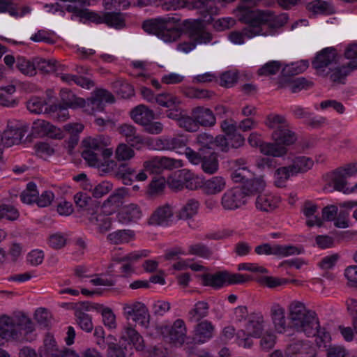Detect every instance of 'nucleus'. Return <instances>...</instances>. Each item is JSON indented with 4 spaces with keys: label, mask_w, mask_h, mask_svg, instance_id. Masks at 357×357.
<instances>
[{
    "label": "nucleus",
    "mask_w": 357,
    "mask_h": 357,
    "mask_svg": "<svg viewBox=\"0 0 357 357\" xmlns=\"http://www.w3.org/2000/svg\"><path fill=\"white\" fill-rule=\"evenodd\" d=\"M85 0H59V2L45 5L49 8V11L56 13L65 10L73 13L81 19H86L96 24H105L108 26L121 29L126 26V15L120 12H106L101 15L84 9L81 6Z\"/></svg>",
    "instance_id": "obj_1"
},
{
    "label": "nucleus",
    "mask_w": 357,
    "mask_h": 357,
    "mask_svg": "<svg viewBox=\"0 0 357 357\" xmlns=\"http://www.w3.org/2000/svg\"><path fill=\"white\" fill-rule=\"evenodd\" d=\"M288 310L289 319L296 331L304 333L307 337H321L322 335L326 337L320 328L316 313L307 309L304 303L294 301L289 304Z\"/></svg>",
    "instance_id": "obj_2"
},
{
    "label": "nucleus",
    "mask_w": 357,
    "mask_h": 357,
    "mask_svg": "<svg viewBox=\"0 0 357 357\" xmlns=\"http://www.w3.org/2000/svg\"><path fill=\"white\" fill-rule=\"evenodd\" d=\"M34 330V324L24 314L15 317L3 315L0 317V344L3 340H28L26 335Z\"/></svg>",
    "instance_id": "obj_3"
},
{
    "label": "nucleus",
    "mask_w": 357,
    "mask_h": 357,
    "mask_svg": "<svg viewBox=\"0 0 357 357\" xmlns=\"http://www.w3.org/2000/svg\"><path fill=\"white\" fill-rule=\"evenodd\" d=\"M180 21L177 16L167 15L165 17L145 20L142 28L148 33L157 36L165 43L177 40L181 36L182 31L176 26Z\"/></svg>",
    "instance_id": "obj_4"
},
{
    "label": "nucleus",
    "mask_w": 357,
    "mask_h": 357,
    "mask_svg": "<svg viewBox=\"0 0 357 357\" xmlns=\"http://www.w3.org/2000/svg\"><path fill=\"white\" fill-rule=\"evenodd\" d=\"M250 20H253L255 25L252 29L250 30L252 33L249 36H268L272 33V30L268 31L267 27L273 29L285 24L288 21V16L285 13L275 15L271 10H252L251 13H247ZM249 34V33H248Z\"/></svg>",
    "instance_id": "obj_5"
},
{
    "label": "nucleus",
    "mask_w": 357,
    "mask_h": 357,
    "mask_svg": "<svg viewBox=\"0 0 357 357\" xmlns=\"http://www.w3.org/2000/svg\"><path fill=\"white\" fill-rule=\"evenodd\" d=\"M265 326L266 321L261 314H252L245 325V330H240L236 334L238 345L250 348L253 344L251 337H260Z\"/></svg>",
    "instance_id": "obj_6"
},
{
    "label": "nucleus",
    "mask_w": 357,
    "mask_h": 357,
    "mask_svg": "<svg viewBox=\"0 0 357 357\" xmlns=\"http://www.w3.org/2000/svg\"><path fill=\"white\" fill-rule=\"evenodd\" d=\"M161 7L165 11L192 7L199 10L204 15V18H206L208 15L209 18L206 20L207 21L211 20L212 15L218 13V8L213 0H195L192 4L186 0H169L162 3Z\"/></svg>",
    "instance_id": "obj_7"
},
{
    "label": "nucleus",
    "mask_w": 357,
    "mask_h": 357,
    "mask_svg": "<svg viewBox=\"0 0 357 357\" xmlns=\"http://www.w3.org/2000/svg\"><path fill=\"white\" fill-rule=\"evenodd\" d=\"M122 313L124 318L147 328L149 324L150 314L146 305L137 300H130L123 303Z\"/></svg>",
    "instance_id": "obj_8"
},
{
    "label": "nucleus",
    "mask_w": 357,
    "mask_h": 357,
    "mask_svg": "<svg viewBox=\"0 0 357 357\" xmlns=\"http://www.w3.org/2000/svg\"><path fill=\"white\" fill-rule=\"evenodd\" d=\"M236 16L238 17V20L243 23H245L247 24V26L245 27L242 32L239 31H233L229 35V39L231 40V43L236 45H241L244 43V38L246 37L248 38H252L254 36H249V33H252L251 31H248L254 26H252V25H255V23L253 20H250V17H248V15L246 13H251V9L248 8L244 6H238L236 10L234 11Z\"/></svg>",
    "instance_id": "obj_9"
},
{
    "label": "nucleus",
    "mask_w": 357,
    "mask_h": 357,
    "mask_svg": "<svg viewBox=\"0 0 357 357\" xmlns=\"http://www.w3.org/2000/svg\"><path fill=\"white\" fill-rule=\"evenodd\" d=\"M257 255H275L279 257H287L298 255L302 252V248L292 245H278L264 243L255 248Z\"/></svg>",
    "instance_id": "obj_10"
},
{
    "label": "nucleus",
    "mask_w": 357,
    "mask_h": 357,
    "mask_svg": "<svg viewBox=\"0 0 357 357\" xmlns=\"http://www.w3.org/2000/svg\"><path fill=\"white\" fill-rule=\"evenodd\" d=\"M247 202L246 195L241 188L236 187L227 190L221 197V206L225 210L234 211L241 208Z\"/></svg>",
    "instance_id": "obj_11"
},
{
    "label": "nucleus",
    "mask_w": 357,
    "mask_h": 357,
    "mask_svg": "<svg viewBox=\"0 0 357 357\" xmlns=\"http://www.w3.org/2000/svg\"><path fill=\"white\" fill-rule=\"evenodd\" d=\"M26 132V127L22 122L18 121H9L7 128L2 135L4 139V145L11 146L19 144Z\"/></svg>",
    "instance_id": "obj_12"
},
{
    "label": "nucleus",
    "mask_w": 357,
    "mask_h": 357,
    "mask_svg": "<svg viewBox=\"0 0 357 357\" xmlns=\"http://www.w3.org/2000/svg\"><path fill=\"white\" fill-rule=\"evenodd\" d=\"M337 53L334 48L327 47L318 54L312 62L313 67L319 75H324L325 72L336 63Z\"/></svg>",
    "instance_id": "obj_13"
},
{
    "label": "nucleus",
    "mask_w": 357,
    "mask_h": 357,
    "mask_svg": "<svg viewBox=\"0 0 357 357\" xmlns=\"http://www.w3.org/2000/svg\"><path fill=\"white\" fill-rule=\"evenodd\" d=\"M128 194V190L121 187L116 189L105 199L101 206V212L106 216L110 215L116 212L117 208L122 204L123 199Z\"/></svg>",
    "instance_id": "obj_14"
},
{
    "label": "nucleus",
    "mask_w": 357,
    "mask_h": 357,
    "mask_svg": "<svg viewBox=\"0 0 357 357\" xmlns=\"http://www.w3.org/2000/svg\"><path fill=\"white\" fill-rule=\"evenodd\" d=\"M314 349L309 342L298 341L287 346L284 354L281 350H275L272 353L271 357H290L294 355H310L314 356Z\"/></svg>",
    "instance_id": "obj_15"
},
{
    "label": "nucleus",
    "mask_w": 357,
    "mask_h": 357,
    "mask_svg": "<svg viewBox=\"0 0 357 357\" xmlns=\"http://www.w3.org/2000/svg\"><path fill=\"white\" fill-rule=\"evenodd\" d=\"M269 316L277 333H284L287 328L286 312L284 307L278 303L270 307Z\"/></svg>",
    "instance_id": "obj_16"
},
{
    "label": "nucleus",
    "mask_w": 357,
    "mask_h": 357,
    "mask_svg": "<svg viewBox=\"0 0 357 357\" xmlns=\"http://www.w3.org/2000/svg\"><path fill=\"white\" fill-rule=\"evenodd\" d=\"M153 148L158 151H174L186 145V139L182 136L162 137L153 141Z\"/></svg>",
    "instance_id": "obj_17"
},
{
    "label": "nucleus",
    "mask_w": 357,
    "mask_h": 357,
    "mask_svg": "<svg viewBox=\"0 0 357 357\" xmlns=\"http://www.w3.org/2000/svg\"><path fill=\"white\" fill-rule=\"evenodd\" d=\"M142 217V211L135 203H130L123 206L117 215L118 220L123 224L135 222Z\"/></svg>",
    "instance_id": "obj_18"
},
{
    "label": "nucleus",
    "mask_w": 357,
    "mask_h": 357,
    "mask_svg": "<svg viewBox=\"0 0 357 357\" xmlns=\"http://www.w3.org/2000/svg\"><path fill=\"white\" fill-rule=\"evenodd\" d=\"M174 210L172 206L165 204L158 206L149 218V223L155 225L166 226L172 220Z\"/></svg>",
    "instance_id": "obj_19"
},
{
    "label": "nucleus",
    "mask_w": 357,
    "mask_h": 357,
    "mask_svg": "<svg viewBox=\"0 0 357 357\" xmlns=\"http://www.w3.org/2000/svg\"><path fill=\"white\" fill-rule=\"evenodd\" d=\"M120 337L123 340L129 341V346L131 347V344H132L138 351H142L144 348L142 336L130 323L123 326Z\"/></svg>",
    "instance_id": "obj_20"
},
{
    "label": "nucleus",
    "mask_w": 357,
    "mask_h": 357,
    "mask_svg": "<svg viewBox=\"0 0 357 357\" xmlns=\"http://www.w3.org/2000/svg\"><path fill=\"white\" fill-rule=\"evenodd\" d=\"M271 138L274 142L284 147L295 144L297 140L296 134L290 129L288 123L274 130L271 134Z\"/></svg>",
    "instance_id": "obj_21"
},
{
    "label": "nucleus",
    "mask_w": 357,
    "mask_h": 357,
    "mask_svg": "<svg viewBox=\"0 0 357 357\" xmlns=\"http://www.w3.org/2000/svg\"><path fill=\"white\" fill-rule=\"evenodd\" d=\"M179 178L183 180L172 179L169 182V187L172 189L178 190L183 188L185 185L186 188L190 190L197 189L198 187L197 181L198 178L195 176L191 172L183 169L179 173Z\"/></svg>",
    "instance_id": "obj_22"
},
{
    "label": "nucleus",
    "mask_w": 357,
    "mask_h": 357,
    "mask_svg": "<svg viewBox=\"0 0 357 357\" xmlns=\"http://www.w3.org/2000/svg\"><path fill=\"white\" fill-rule=\"evenodd\" d=\"M44 345L46 350L45 355L50 357H79L75 352L67 348L59 349L55 340L52 336H47L44 340Z\"/></svg>",
    "instance_id": "obj_23"
},
{
    "label": "nucleus",
    "mask_w": 357,
    "mask_h": 357,
    "mask_svg": "<svg viewBox=\"0 0 357 357\" xmlns=\"http://www.w3.org/2000/svg\"><path fill=\"white\" fill-rule=\"evenodd\" d=\"M188 33L190 40L196 45L208 44L213 40V35L197 23L190 26Z\"/></svg>",
    "instance_id": "obj_24"
},
{
    "label": "nucleus",
    "mask_w": 357,
    "mask_h": 357,
    "mask_svg": "<svg viewBox=\"0 0 357 357\" xmlns=\"http://www.w3.org/2000/svg\"><path fill=\"white\" fill-rule=\"evenodd\" d=\"M119 132L126 137V139L131 146L139 149L144 144L143 137L137 132L135 128L130 124L124 123L117 128Z\"/></svg>",
    "instance_id": "obj_25"
},
{
    "label": "nucleus",
    "mask_w": 357,
    "mask_h": 357,
    "mask_svg": "<svg viewBox=\"0 0 357 357\" xmlns=\"http://www.w3.org/2000/svg\"><path fill=\"white\" fill-rule=\"evenodd\" d=\"M226 179L221 176H215L203 181L201 186L203 192L215 195L222 192L226 188Z\"/></svg>",
    "instance_id": "obj_26"
},
{
    "label": "nucleus",
    "mask_w": 357,
    "mask_h": 357,
    "mask_svg": "<svg viewBox=\"0 0 357 357\" xmlns=\"http://www.w3.org/2000/svg\"><path fill=\"white\" fill-rule=\"evenodd\" d=\"M215 326L208 321L204 320L197 324L195 328L194 340L199 344L208 342L213 336Z\"/></svg>",
    "instance_id": "obj_27"
},
{
    "label": "nucleus",
    "mask_w": 357,
    "mask_h": 357,
    "mask_svg": "<svg viewBox=\"0 0 357 357\" xmlns=\"http://www.w3.org/2000/svg\"><path fill=\"white\" fill-rule=\"evenodd\" d=\"M192 115L198 126L212 127L216 123L215 116L209 108L197 107L192 110Z\"/></svg>",
    "instance_id": "obj_28"
},
{
    "label": "nucleus",
    "mask_w": 357,
    "mask_h": 357,
    "mask_svg": "<svg viewBox=\"0 0 357 357\" xmlns=\"http://www.w3.org/2000/svg\"><path fill=\"white\" fill-rule=\"evenodd\" d=\"M34 130L40 135L48 136L51 138L61 139L63 134L61 130L49 122L38 119L33 122V126Z\"/></svg>",
    "instance_id": "obj_29"
},
{
    "label": "nucleus",
    "mask_w": 357,
    "mask_h": 357,
    "mask_svg": "<svg viewBox=\"0 0 357 357\" xmlns=\"http://www.w3.org/2000/svg\"><path fill=\"white\" fill-rule=\"evenodd\" d=\"M280 202V197L272 194L259 195L255 202L257 210L264 212H271L274 211Z\"/></svg>",
    "instance_id": "obj_30"
},
{
    "label": "nucleus",
    "mask_w": 357,
    "mask_h": 357,
    "mask_svg": "<svg viewBox=\"0 0 357 357\" xmlns=\"http://www.w3.org/2000/svg\"><path fill=\"white\" fill-rule=\"evenodd\" d=\"M132 120L142 126L155 119L154 112L144 105L135 107L130 112Z\"/></svg>",
    "instance_id": "obj_31"
},
{
    "label": "nucleus",
    "mask_w": 357,
    "mask_h": 357,
    "mask_svg": "<svg viewBox=\"0 0 357 357\" xmlns=\"http://www.w3.org/2000/svg\"><path fill=\"white\" fill-rule=\"evenodd\" d=\"M326 178L328 184L333 186L334 190L346 194V190H347L348 188L347 178L339 168L328 174Z\"/></svg>",
    "instance_id": "obj_32"
},
{
    "label": "nucleus",
    "mask_w": 357,
    "mask_h": 357,
    "mask_svg": "<svg viewBox=\"0 0 357 357\" xmlns=\"http://www.w3.org/2000/svg\"><path fill=\"white\" fill-rule=\"evenodd\" d=\"M186 327L183 320L176 319L169 330V339L174 343L182 344L186 337Z\"/></svg>",
    "instance_id": "obj_33"
},
{
    "label": "nucleus",
    "mask_w": 357,
    "mask_h": 357,
    "mask_svg": "<svg viewBox=\"0 0 357 357\" xmlns=\"http://www.w3.org/2000/svg\"><path fill=\"white\" fill-rule=\"evenodd\" d=\"M317 211V206L310 202H306L303 204L302 211L307 218L306 225L308 227H321L322 220L315 215Z\"/></svg>",
    "instance_id": "obj_34"
},
{
    "label": "nucleus",
    "mask_w": 357,
    "mask_h": 357,
    "mask_svg": "<svg viewBox=\"0 0 357 357\" xmlns=\"http://www.w3.org/2000/svg\"><path fill=\"white\" fill-rule=\"evenodd\" d=\"M314 161L311 158L307 156H296L291 160L289 165L296 176L298 174L307 172L312 169Z\"/></svg>",
    "instance_id": "obj_35"
},
{
    "label": "nucleus",
    "mask_w": 357,
    "mask_h": 357,
    "mask_svg": "<svg viewBox=\"0 0 357 357\" xmlns=\"http://www.w3.org/2000/svg\"><path fill=\"white\" fill-rule=\"evenodd\" d=\"M355 65L353 67L347 65L338 66L329 68L326 74L329 75L330 79L335 83H343L346 77L355 69Z\"/></svg>",
    "instance_id": "obj_36"
},
{
    "label": "nucleus",
    "mask_w": 357,
    "mask_h": 357,
    "mask_svg": "<svg viewBox=\"0 0 357 357\" xmlns=\"http://www.w3.org/2000/svg\"><path fill=\"white\" fill-rule=\"evenodd\" d=\"M293 176L296 175L289 165L280 167L274 172V185L278 188H284L287 181Z\"/></svg>",
    "instance_id": "obj_37"
},
{
    "label": "nucleus",
    "mask_w": 357,
    "mask_h": 357,
    "mask_svg": "<svg viewBox=\"0 0 357 357\" xmlns=\"http://www.w3.org/2000/svg\"><path fill=\"white\" fill-rule=\"evenodd\" d=\"M16 68L24 75L34 76L36 74V58L30 60L24 56H18L16 58Z\"/></svg>",
    "instance_id": "obj_38"
},
{
    "label": "nucleus",
    "mask_w": 357,
    "mask_h": 357,
    "mask_svg": "<svg viewBox=\"0 0 357 357\" xmlns=\"http://www.w3.org/2000/svg\"><path fill=\"white\" fill-rule=\"evenodd\" d=\"M260 152L272 157H282L287 153V149L284 146L280 145L278 142H264L261 145Z\"/></svg>",
    "instance_id": "obj_39"
},
{
    "label": "nucleus",
    "mask_w": 357,
    "mask_h": 357,
    "mask_svg": "<svg viewBox=\"0 0 357 357\" xmlns=\"http://www.w3.org/2000/svg\"><path fill=\"white\" fill-rule=\"evenodd\" d=\"M134 231L130 229L117 230L109 234L107 240L112 244H123L130 242L133 239Z\"/></svg>",
    "instance_id": "obj_40"
},
{
    "label": "nucleus",
    "mask_w": 357,
    "mask_h": 357,
    "mask_svg": "<svg viewBox=\"0 0 357 357\" xmlns=\"http://www.w3.org/2000/svg\"><path fill=\"white\" fill-rule=\"evenodd\" d=\"M209 305L205 301L197 302L188 313V319L191 322H196L206 317L208 313Z\"/></svg>",
    "instance_id": "obj_41"
},
{
    "label": "nucleus",
    "mask_w": 357,
    "mask_h": 357,
    "mask_svg": "<svg viewBox=\"0 0 357 357\" xmlns=\"http://www.w3.org/2000/svg\"><path fill=\"white\" fill-rule=\"evenodd\" d=\"M202 284L215 289H219L226 284L225 271L215 274H206L202 276Z\"/></svg>",
    "instance_id": "obj_42"
},
{
    "label": "nucleus",
    "mask_w": 357,
    "mask_h": 357,
    "mask_svg": "<svg viewBox=\"0 0 357 357\" xmlns=\"http://www.w3.org/2000/svg\"><path fill=\"white\" fill-rule=\"evenodd\" d=\"M309 67L307 60H301L299 61L286 65L282 70L284 76H294L305 72Z\"/></svg>",
    "instance_id": "obj_43"
},
{
    "label": "nucleus",
    "mask_w": 357,
    "mask_h": 357,
    "mask_svg": "<svg viewBox=\"0 0 357 357\" xmlns=\"http://www.w3.org/2000/svg\"><path fill=\"white\" fill-rule=\"evenodd\" d=\"M61 97L63 103L72 109L81 108L82 106L85 105L84 99L77 97L67 89H62L61 91Z\"/></svg>",
    "instance_id": "obj_44"
},
{
    "label": "nucleus",
    "mask_w": 357,
    "mask_h": 357,
    "mask_svg": "<svg viewBox=\"0 0 357 357\" xmlns=\"http://www.w3.org/2000/svg\"><path fill=\"white\" fill-rule=\"evenodd\" d=\"M108 139L103 136H98L97 137H88L83 140V145L84 149L100 153L101 149L107 145Z\"/></svg>",
    "instance_id": "obj_45"
},
{
    "label": "nucleus",
    "mask_w": 357,
    "mask_h": 357,
    "mask_svg": "<svg viewBox=\"0 0 357 357\" xmlns=\"http://www.w3.org/2000/svg\"><path fill=\"white\" fill-rule=\"evenodd\" d=\"M131 145L125 143L119 144L114 151L116 160L119 162H125L133 158L135 153Z\"/></svg>",
    "instance_id": "obj_46"
},
{
    "label": "nucleus",
    "mask_w": 357,
    "mask_h": 357,
    "mask_svg": "<svg viewBox=\"0 0 357 357\" xmlns=\"http://www.w3.org/2000/svg\"><path fill=\"white\" fill-rule=\"evenodd\" d=\"M26 107L30 112L36 114L47 113L49 111L46 101L39 97H33L29 100Z\"/></svg>",
    "instance_id": "obj_47"
},
{
    "label": "nucleus",
    "mask_w": 357,
    "mask_h": 357,
    "mask_svg": "<svg viewBox=\"0 0 357 357\" xmlns=\"http://www.w3.org/2000/svg\"><path fill=\"white\" fill-rule=\"evenodd\" d=\"M155 103L168 108L178 105L181 100L178 97L170 93H162L156 95Z\"/></svg>",
    "instance_id": "obj_48"
},
{
    "label": "nucleus",
    "mask_w": 357,
    "mask_h": 357,
    "mask_svg": "<svg viewBox=\"0 0 357 357\" xmlns=\"http://www.w3.org/2000/svg\"><path fill=\"white\" fill-rule=\"evenodd\" d=\"M199 203L195 199H190L181 208L178 216L181 219H189L197 214Z\"/></svg>",
    "instance_id": "obj_49"
},
{
    "label": "nucleus",
    "mask_w": 357,
    "mask_h": 357,
    "mask_svg": "<svg viewBox=\"0 0 357 357\" xmlns=\"http://www.w3.org/2000/svg\"><path fill=\"white\" fill-rule=\"evenodd\" d=\"M312 83L304 77H298L289 81L284 87L288 89L291 93H297L303 89L312 86Z\"/></svg>",
    "instance_id": "obj_50"
},
{
    "label": "nucleus",
    "mask_w": 357,
    "mask_h": 357,
    "mask_svg": "<svg viewBox=\"0 0 357 357\" xmlns=\"http://www.w3.org/2000/svg\"><path fill=\"white\" fill-rule=\"evenodd\" d=\"M37 69L43 73H53L57 70V62L54 59L36 58V70Z\"/></svg>",
    "instance_id": "obj_51"
},
{
    "label": "nucleus",
    "mask_w": 357,
    "mask_h": 357,
    "mask_svg": "<svg viewBox=\"0 0 357 357\" xmlns=\"http://www.w3.org/2000/svg\"><path fill=\"white\" fill-rule=\"evenodd\" d=\"M38 192L36 189V185L30 182L27 184L26 188L21 193V201L27 204H31L36 202Z\"/></svg>",
    "instance_id": "obj_52"
},
{
    "label": "nucleus",
    "mask_w": 357,
    "mask_h": 357,
    "mask_svg": "<svg viewBox=\"0 0 357 357\" xmlns=\"http://www.w3.org/2000/svg\"><path fill=\"white\" fill-rule=\"evenodd\" d=\"M75 314L78 325L83 331L89 333L93 330V326L89 314L77 310H75Z\"/></svg>",
    "instance_id": "obj_53"
},
{
    "label": "nucleus",
    "mask_w": 357,
    "mask_h": 357,
    "mask_svg": "<svg viewBox=\"0 0 357 357\" xmlns=\"http://www.w3.org/2000/svg\"><path fill=\"white\" fill-rule=\"evenodd\" d=\"M105 105L101 103V100L95 97V96L92 93L91 98L87 99V101L85 100V105L82 106L81 108H84V110L89 114H93L97 112H102L104 109Z\"/></svg>",
    "instance_id": "obj_54"
},
{
    "label": "nucleus",
    "mask_w": 357,
    "mask_h": 357,
    "mask_svg": "<svg viewBox=\"0 0 357 357\" xmlns=\"http://www.w3.org/2000/svg\"><path fill=\"white\" fill-rule=\"evenodd\" d=\"M143 167L144 170L150 174H159L163 172L160 156H155L144 161Z\"/></svg>",
    "instance_id": "obj_55"
},
{
    "label": "nucleus",
    "mask_w": 357,
    "mask_h": 357,
    "mask_svg": "<svg viewBox=\"0 0 357 357\" xmlns=\"http://www.w3.org/2000/svg\"><path fill=\"white\" fill-rule=\"evenodd\" d=\"M188 252L204 259H208L212 255L211 249L203 243H195L189 245Z\"/></svg>",
    "instance_id": "obj_56"
},
{
    "label": "nucleus",
    "mask_w": 357,
    "mask_h": 357,
    "mask_svg": "<svg viewBox=\"0 0 357 357\" xmlns=\"http://www.w3.org/2000/svg\"><path fill=\"white\" fill-rule=\"evenodd\" d=\"M183 93L186 97L195 99H207L210 98L213 95L211 91L194 87L185 88Z\"/></svg>",
    "instance_id": "obj_57"
},
{
    "label": "nucleus",
    "mask_w": 357,
    "mask_h": 357,
    "mask_svg": "<svg viewBox=\"0 0 357 357\" xmlns=\"http://www.w3.org/2000/svg\"><path fill=\"white\" fill-rule=\"evenodd\" d=\"M113 183L108 181H103L94 185L92 195L95 198H101L108 194L113 189Z\"/></svg>",
    "instance_id": "obj_58"
},
{
    "label": "nucleus",
    "mask_w": 357,
    "mask_h": 357,
    "mask_svg": "<svg viewBox=\"0 0 357 357\" xmlns=\"http://www.w3.org/2000/svg\"><path fill=\"white\" fill-rule=\"evenodd\" d=\"M202 167L203 171L208 174H215L219 167L218 160L215 155H211L202 160Z\"/></svg>",
    "instance_id": "obj_59"
},
{
    "label": "nucleus",
    "mask_w": 357,
    "mask_h": 357,
    "mask_svg": "<svg viewBox=\"0 0 357 357\" xmlns=\"http://www.w3.org/2000/svg\"><path fill=\"white\" fill-rule=\"evenodd\" d=\"M281 68L282 63L280 61H269L258 70V74L264 76L273 75L277 74Z\"/></svg>",
    "instance_id": "obj_60"
},
{
    "label": "nucleus",
    "mask_w": 357,
    "mask_h": 357,
    "mask_svg": "<svg viewBox=\"0 0 357 357\" xmlns=\"http://www.w3.org/2000/svg\"><path fill=\"white\" fill-rule=\"evenodd\" d=\"M19 211L13 206L2 204L0 206V220L6 218L8 220H15L19 218Z\"/></svg>",
    "instance_id": "obj_61"
},
{
    "label": "nucleus",
    "mask_w": 357,
    "mask_h": 357,
    "mask_svg": "<svg viewBox=\"0 0 357 357\" xmlns=\"http://www.w3.org/2000/svg\"><path fill=\"white\" fill-rule=\"evenodd\" d=\"M265 187L266 182L263 177L248 180L245 184V188L251 193L261 192L264 190Z\"/></svg>",
    "instance_id": "obj_62"
},
{
    "label": "nucleus",
    "mask_w": 357,
    "mask_h": 357,
    "mask_svg": "<svg viewBox=\"0 0 357 357\" xmlns=\"http://www.w3.org/2000/svg\"><path fill=\"white\" fill-rule=\"evenodd\" d=\"M287 121L284 116L271 114L268 115L266 121V125L271 129H276L279 126H284Z\"/></svg>",
    "instance_id": "obj_63"
},
{
    "label": "nucleus",
    "mask_w": 357,
    "mask_h": 357,
    "mask_svg": "<svg viewBox=\"0 0 357 357\" xmlns=\"http://www.w3.org/2000/svg\"><path fill=\"white\" fill-rule=\"evenodd\" d=\"M178 125L188 132H195L199 129V126L192 116H182L178 120Z\"/></svg>",
    "instance_id": "obj_64"
}]
</instances>
